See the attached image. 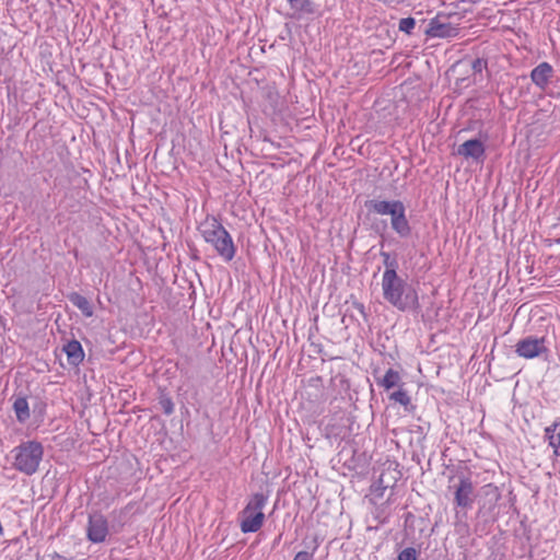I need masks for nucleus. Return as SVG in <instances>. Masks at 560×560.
Masks as SVG:
<instances>
[{
    "instance_id": "7ed1b4c3",
    "label": "nucleus",
    "mask_w": 560,
    "mask_h": 560,
    "mask_svg": "<svg viewBox=\"0 0 560 560\" xmlns=\"http://www.w3.org/2000/svg\"><path fill=\"white\" fill-rule=\"evenodd\" d=\"M205 242L211 244L219 256L231 261L236 253L231 234L215 217L208 215L198 226Z\"/></svg>"
},
{
    "instance_id": "412c9836",
    "label": "nucleus",
    "mask_w": 560,
    "mask_h": 560,
    "mask_svg": "<svg viewBox=\"0 0 560 560\" xmlns=\"http://www.w3.org/2000/svg\"><path fill=\"white\" fill-rule=\"evenodd\" d=\"M415 27H416V20L411 16L400 19L399 24H398V30L408 35L412 34V31L415 30Z\"/></svg>"
},
{
    "instance_id": "ddd939ff",
    "label": "nucleus",
    "mask_w": 560,
    "mask_h": 560,
    "mask_svg": "<svg viewBox=\"0 0 560 560\" xmlns=\"http://www.w3.org/2000/svg\"><path fill=\"white\" fill-rule=\"evenodd\" d=\"M68 299L85 317H91L93 315L94 312L90 301L82 294L72 292L69 294Z\"/></svg>"
},
{
    "instance_id": "f3484780",
    "label": "nucleus",
    "mask_w": 560,
    "mask_h": 560,
    "mask_svg": "<svg viewBox=\"0 0 560 560\" xmlns=\"http://www.w3.org/2000/svg\"><path fill=\"white\" fill-rule=\"evenodd\" d=\"M381 256L383 258V265L385 267L382 278H388L389 275H398V260L395 257H392L390 254L387 252H381Z\"/></svg>"
},
{
    "instance_id": "f03ea898",
    "label": "nucleus",
    "mask_w": 560,
    "mask_h": 560,
    "mask_svg": "<svg viewBox=\"0 0 560 560\" xmlns=\"http://www.w3.org/2000/svg\"><path fill=\"white\" fill-rule=\"evenodd\" d=\"M369 212L378 215H389L393 231L401 238L411 235V225L406 215V206L401 200L369 199L364 202Z\"/></svg>"
},
{
    "instance_id": "5701e85b",
    "label": "nucleus",
    "mask_w": 560,
    "mask_h": 560,
    "mask_svg": "<svg viewBox=\"0 0 560 560\" xmlns=\"http://www.w3.org/2000/svg\"><path fill=\"white\" fill-rule=\"evenodd\" d=\"M470 68L474 73H481L487 68V60L483 58H476L470 61Z\"/></svg>"
},
{
    "instance_id": "9b49d317",
    "label": "nucleus",
    "mask_w": 560,
    "mask_h": 560,
    "mask_svg": "<svg viewBox=\"0 0 560 560\" xmlns=\"http://www.w3.org/2000/svg\"><path fill=\"white\" fill-rule=\"evenodd\" d=\"M552 66L544 61L532 70L530 79L536 86H538L541 90H545L550 81V78L552 77Z\"/></svg>"
},
{
    "instance_id": "393cba45",
    "label": "nucleus",
    "mask_w": 560,
    "mask_h": 560,
    "mask_svg": "<svg viewBox=\"0 0 560 560\" xmlns=\"http://www.w3.org/2000/svg\"><path fill=\"white\" fill-rule=\"evenodd\" d=\"M485 489H486V495L491 497V500H493V501H494V503H497V502H498V500H499V499H500V497H501V494H500V492H499V489H498L497 487L492 486V485H487V486L485 487Z\"/></svg>"
},
{
    "instance_id": "a878e982",
    "label": "nucleus",
    "mask_w": 560,
    "mask_h": 560,
    "mask_svg": "<svg viewBox=\"0 0 560 560\" xmlns=\"http://www.w3.org/2000/svg\"><path fill=\"white\" fill-rule=\"evenodd\" d=\"M354 306L361 314L364 315V305L362 303H355Z\"/></svg>"
},
{
    "instance_id": "b1692460",
    "label": "nucleus",
    "mask_w": 560,
    "mask_h": 560,
    "mask_svg": "<svg viewBox=\"0 0 560 560\" xmlns=\"http://www.w3.org/2000/svg\"><path fill=\"white\" fill-rule=\"evenodd\" d=\"M398 560H417V551L412 547L405 548L398 553Z\"/></svg>"
},
{
    "instance_id": "4be33fe9",
    "label": "nucleus",
    "mask_w": 560,
    "mask_h": 560,
    "mask_svg": "<svg viewBox=\"0 0 560 560\" xmlns=\"http://www.w3.org/2000/svg\"><path fill=\"white\" fill-rule=\"evenodd\" d=\"M159 405L161 406L163 412L166 416H170L174 412V404L171 397L167 395H162L159 400Z\"/></svg>"
},
{
    "instance_id": "f257e3e1",
    "label": "nucleus",
    "mask_w": 560,
    "mask_h": 560,
    "mask_svg": "<svg viewBox=\"0 0 560 560\" xmlns=\"http://www.w3.org/2000/svg\"><path fill=\"white\" fill-rule=\"evenodd\" d=\"M384 300L400 312L420 308L417 290L398 275L382 278Z\"/></svg>"
},
{
    "instance_id": "423d86ee",
    "label": "nucleus",
    "mask_w": 560,
    "mask_h": 560,
    "mask_svg": "<svg viewBox=\"0 0 560 560\" xmlns=\"http://www.w3.org/2000/svg\"><path fill=\"white\" fill-rule=\"evenodd\" d=\"M452 481L455 482L448 488L453 491L455 508L465 511L470 510L477 497L475 486L470 477L460 474L456 477H451L450 482Z\"/></svg>"
},
{
    "instance_id": "9d476101",
    "label": "nucleus",
    "mask_w": 560,
    "mask_h": 560,
    "mask_svg": "<svg viewBox=\"0 0 560 560\" xmlns=\"http://www.w3.org/2000/svg\"><path fill=\"white\" fill-rule=\"evenodd\" d=\"M456 153L466 160L483 163L486 159V147L479 139H469L458 145Z\"/></svg>"
},
{
    "instance_id": "2eb2a0df",
    "label": "nucleus",
    "mask_w": 560,
    "mask_h": 560,
    "mask_svg": "<svg viewBox=\"0 0 560 560\" xmlns=\"http://www.w3.org/2000/svg\"><path fill=\"white\" fill-rule=\"evenodd\" d=\"M288 2L300 15L315 13V5L312 0H288Z\"/></svg>"
},
{
    "instance_id": "0eeeda50",
    "label": "nucleus",
    "mask_w": 560,
    "mask_h": 560,
    "mask_svg": "<svg viewBox=\"0 0 560 560\" xmlns=\"http://www.w3.org/2000/svg\"><path fill=\"white\" fill-rule=\"evenodd\" d=\"M452 15L439 13L431 19L423 30V34L430 38H454L459 34V26L452 22Z\"/></svg>"
},
{
    "instance_id": "f8f14e48",
    "label": "nucleus",
    "mask_w": 560,
    "mask_h": 560,
    "mask_svg": "<svg viewBox=\"0 0 560 560\" xmlns=\"http://www.w3.org/2000/svg\"><path fill=\"white\" fill-rule=\"evenodd\" d=\"M70 365L78 366L84 359V351L78 340H70L63 346Z\"/></svg>"
},
{
    "instance_id": "39448f33",
    "label": "nucleus",
    "mask_w": 560,
    "mask_h": 560,
    "mask_svg": "<svg viewBox=\"0 0 560 560\" xmlns=\"http://www.w3.org/2000/svg\"><path fill=\"white\" fill-rule=\"evenodd\" d=\"M267 501L268 495L262 492H256L250 497L245 508L240 512L242 533H256L262 527L266 518L262 510Z\"/></svg>"
},
{
    "instance_id": "dca6fc26",
    "label": "nucleus",
    "mask_w": 560,
    "mask_h": 560,
    "mask_svg": "<svg viewBox=\"0 0 560 560\" xmlns=\"http://www.w3.org/2000/svg\"><path fill=\"white\" fill-rule=\"evenodd\" d=\"M560 436V418L556 420L553 423L545 428V438L549 441V446L553 448V452L557 447V442H559Z\"/></svg>"
},
{
    "instance_id": "6ab92c4d",
    "label": "nucleus",
    "mask_w": 560,
    "mask_h": 560,
    "mask_svg": "<svg viewBox=\"0 0 560 560\" xmlns=\"http://www.w3.org/2000/svg\"><path fill=\"white\" fill-rule=\"evenodd\" d=\"M389 399L404 406L405 410H407V411L415 408L411 404L410 396L408 395V393L405 389L399 388L398 390L392 393L389 395Z\"/></svg>"
},
{
    "instance_id": "aec40b11",
    "label": "nucleus",
    "mask_w": 560,
    "mask_h": 560,
    "mask_svg": "<svg viewBox=\"0 0 560 560\" xmlns=\"http://www.w3.org/2000/svg\"><path fill=\"white\" fill-rule=\"evenodd\" d=\"M319 545H320V541H319L318 537L315 536L312 540V546H310L311 551H306V550L299 551L294 556L293 560H313L314 555H315L316 550L318 549Z\"/></svg>"
},
{
    "instance_id": "20e7f679",
    "label": "nucleus",
    "mask_w": 560,
    "mask_h": 560,
    "mask_svg": "<svg viewBox=\"0 0 560 560\" xmlns=\"http://www.w3.org/2000/svg\"><path fill=\"white\" fill-rule=\"evenodd\" d=\"M13 457L12 467L26 475H34L39 467L44 456V446L40 442L25 441L11 451Z\"/></svg>"
},
{
    "instance_id": "4468645a",
    "label": "nucleus",
    "mask_w": 560,
    "mask_h": 560,
    "mask_svg": "<svg viewBox=\"0 0 560 560\" xmlns=\"http://www.w3.org/2000/svg\"><path fill=\"white\" fill-rule=\"evenodd\" d=\"M13 410L15 412L16 420L20 423H25L30 419V406L25 397H16L13 402Z\"/></svg>"
},
{
    "instance_id": "a211bd4d",
    "label": "nucleus",
    "mask_w": 560,
    "mask_h": 560,
    "mask_svg": "<svg viewBox=\"0 0 560 560\" xmlns=\"http://www.w3.org/2000/svg\"><path fill=\"white\" fill-rule=\"evenodd\" d=\"M400 382V375L397 371L388 369L382 380L377 381V384L384 387L386 390L395 387Z\"/></svg>"
},
{
    "instance_id": "6e6552de",
    "label": "nucleus",
    "mask_w": 560,
    "mask_h": 560,
    "mask_svg": "<svg viewBox=\"0 0 560 560\" xmlns=\"http://www.w3.org/2000/svg\"><path fill=\"white\" fill-rule=\"evenodd\" d=\"M109 527L107 518L101 512L89 514L86 537L93 544H101L106 540Z\"/></svg>"
},
{
    "instance_id": "1a4fd4ad",
    "label": "nucleus",
    "mask_w": 560,
    "mask_h": 560,
    "mask_svg": "<svg viewBox=\"0 0 560 560\" xmlns=\"http://www.w3.org/2000/svg\"><path fill=\"white\" fill-rule=\"evenodd\" d=\"M547 351L548 349L545 346V339L534 336H527L518 340L515 345V352L518 357L524 359H534Z\"/></svg>"
}]
</instances>
